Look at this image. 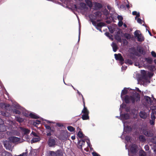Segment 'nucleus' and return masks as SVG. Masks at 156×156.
<instances>
[{"label":"nucleus","mask_w":156,"mask_h":156,"mask_svg":"<svg viewBox=\"0 0 156 156\" xmlns=\"http://www.w3.org/2000/svg\"><path fill=\"white\" fill-rule=\"evenodd\" d=\"M3 156H11V155L7 152H4L2 154Z\"/></svg>","instance_id":"nucleus-31"},{"label":"nucleus","mask_w":156,"mask_h":156,"mask_svg":"<svg viewBox=\"0 0 156 156\" xmlns=\"http://www.w3.org/2000/svg\"><path fill=\"white\" fill-rule=\"evenodd\" d=\"M154 62L156 63V59L154 60Z\"/></svg>","instance_id":"nucleus-64"},{"label":"nucleus","mask_w":156,"mask_h":156,"mask_svg":"<svg viewBox=\"0 0 156 156\" xmlns=\"http://www.w3.org/2000/svg\"><path fill=\"white\" fill-rule=\"evenodd\" d=\"M83 120H87L89 119L88 114H83L82 117Z\"/></svg>","instance_id":"nucleus-18"},{"label":"nucleus","mask_w":156,"mask_h":156,"mask_svg":"<svg viewBox=\"0 0 156 156\" xmlns=\"http://www.w3.org/2000/svg\"><path fill=\"white\" fill-rule=\"evenodd\" d=\"M31 134H32L34 136V137L38 136L36 133H35L34 132H32L31 133Z\"/></svg>","instance_id":"nucleus-45"},{"label":"nucleus","mask_w":156,"mask_h":156,"mask_svg":"<svg viewBox=\"0 0 156 156\" xmlns=\"http://www.w3.org/2000/svg\"><path fill=\"white\" fill-rule=\"evenodd\" d=\"M1 114L3 116H5L6 117L9 116L10 115L7 113L4 112H1Z\"/></svg>","instance_id":"nucleus-29"},{"label":"nucleus","mask_w":156,"mask_h":156,"mask_svg":"<svg viewBox=\"0 0 156 156\" xmlns=\"http://www.w3.org/2000/svg\"><path fill=\"white\" fill-rule=\"evenodd\" d=\"M56 152L57 156H62L63 152L61 150H58Z\"/></svg>","instance_id":"nucleus-16"},{"label":"nucleus","mask_w":156,"mask_h":156,"mask_svg":"<svg viewBox=\"0 0 156 156\" xmlns=\"http://www.w3.org/2000/svg\"><path fill=\"white\" fill-rule=\"evenodd\" d=\"M140 96L139 94L136 93L132 96H126L125 98V101L127 103H129L131 101L133 103L135 102L138 101L140 100Z\"/></svg>","instance_id":"nucleus-1"},{"label":"nucleus","mask_w":156,"mask_h":156,"mask_svg":"<svg viewBox=\"0 0 156 156\" xmlns=\"http://www.w3.org/2000/svg\"><path fill=\"white\" fill-rule=\"evenodd\" d=\"M92 154L93 156H100L98 154L94 152L92 153Z\"/></svg>","instance_id":"nucleus-44"},{"label":"nucleus","mask_w":156,"mask_h":156,"mask_svg":"<svg viewBox=\"0 0 156 156\" xmlns=\"http://www.w3.org/2000/svg\"><path fill=\"white\" fill-rule=\"evenodd\" d=\"M71 138L72 140H74L75 139V137L74 136H71Z\"/></svg>","instance_id":"nucleus-56"},{"label":"nucleus","mask_w":156,"mask_h":156,"mask_svg":"<svg viewBox=\"0 0 156 156\" xmlns=\"http://www.w3.org/2000/svg\"><path fill=\"white\" fill-rule=\"evenodd\" d=\"M115 39L118 41L119 42H121V38L120 36L118 35H116L115 37Z\"/></svg>","instance_id":"nucleus-28"},{"label":"nucleus","mask_w":156,"mask_h":156,"mask_svg":"<svg viewBox=\"0 0 156 156\" xmlns=\"http://www.w3.org/2000/svg\"><path fill=\"white\" fill-rule=\"evenodd\" d=\"M137 146L135 144H132L130 148V149L133 153H135L136 151Z\"/></svg>","instance_id":"nucleus-10"},{"label":"nucleus","mask_w":156,"mask_h":156,"mask_svg":"<svg viewBox=\"0 0 156 156\" xmlns=\"http://www.w3.org/2000/svg\"><path fill=\"white\" fill-rule=\"evenodd\" d=\"M154 120H150V123L151 125H154Z\"/></svg>","instance_id":"nucleus-52"},{"label":"nucleus","mask_w":156,"mask_h":156,"mask_svg":"<svg viewBox=\"0 0 156 156\" xmlns=\"http://www.w3.org/2000/svg\"><path fill=\"white\" fill-rule=\"evenodd\" d=\"M112 47L113 51L114 52H115L117 49V47L116 45L114 43H112Z\"/></svg>","instance_id":"nucleus-17"},{"label":"nucleus","mask_w":156,"mask_h":156,"mask_svg":"<svg viewBox=\"0 0 156 156\" xmlns=\"http://www.w3.org/2000/svg\"><path fill=\"white\" fill-rule=\"evenodd\" d=\"M141 74L142 76H144L146 75V72L144 70L141 71Z\"/></svg>","instance_id":"nucleus-37"},{"label":"nucleus","mask_w":156,"mask_h":156,"mask_svg":"<svg viewBox=\"0 0 156 156\" xmlns=\"http://www.w3.org/2000/svg\"><path fill=\"white\" fill-rule=\"evenodd\" d=\"M123 26L125 27H127V26L125 24H123Z\"/></svg>","instance_id":"nucleus-60"},{"label":"nucleus","mask_w":156,"mask_h":156,"mask_svg":"<svg viewBox=\"0 0 156 156\" xmlns=\"http://www.w3.org/2000/svg\"><path fill=\"white\" fill-rule=\"evenodd\" d=\"M134 65H135V66H139V68L140 67V66H139V64L138 63H135L134 64Z\"/></svg>","instance_id":"nucleus-57"},{"label":"nucleus","mask_w":156,"mask_h":156,"mask_svg":"<svg viewBox=\"0 0 156 156\" xmlns=\"http://www.w3.org/2000/svg\"><path fill=\"white\" fill-rule=\"evenodd\" d=\"M10 141L14 143L18 142L20 140V138L15 136H12L9 138Z\"/></svg>","instance_id":"nucleus-6"},{"label":"nucleus","mask_w":156,"mask_h":156,"mask_svg":"<svg viewBox=\"0 0 156 156\" xmlns=\"http://www.w3.org/2000/svg\"><path fill=\"white\" fill-rule=\"evenodd\" d=\"M80 33H79V35L78 41H79V40H80Z\"/></svg>","instance_id":"nucleus-59"},{"label":"nucleus","mask_w":156,"mask_h":156,"mask_svg":"<svg viewBox=\"0 0 156 156\" xmlns=\"http://www.w3.org/2000/svg\"><path fill=\"white\" fill-rule=\"evenodd\" d=\"M144 133L145 135L147 136H152V134H150L149 132H148L147 131H145Z\"/></svg>","instance_id":"nucleus-30"},{"label":"nucleus","mask_w":156,"mask_h":156,"mask_svg":"<svg viewBox=\"0 0 156 156\" xmlns=\"http://www.w3.org/2000/svg\"><path fill=\"white\" fill-rule=\"evenodd\" d=\"M67 128L68 129L70 132H73L75 130V128L72 126H69Z\"/></svg>","instance_id":"nucleus-21"},{"label":"nucleus","mask_w":156,"mask_h":156,"mask_svg":"<svg viewBox=\"0 0 156 156\" xmlns=\"http://www.w3.org/2000/svg\"><path fill=\"white\" fill-rule=\"evenodd\" d=\"M17 121L20 122H21L23 121V119L19 117H17L16 118Z\"/></svg>","instance_id":"nucleus-26"},{"label":"nucleus","mask_w":156,"mask_h":156,"mask_svg":"<svg viewBox=\"0 0 156 156\" xmlns=\"http://www.w3.org/2000/svg\"><path fill=\"white\" fill-rule=\"evenodd\" d=\"M132 14L133 15H136V17H135V19H136V18L137 17H138L140 16V13L139 12H137L136 11H133L132 12Z\"/></svg>","instance_id":"nucleus-19"},{"label":"nucleus","mask_w":156,"mask_h":156,"mask_svg":"<svg viewBox=\"0 0 156 156\" xmlns=\"http://www.w3.org/2000/svg\"><path fill=\"white\" fill-rule=\"evenodd\" d=\"M80 6H83V8H85V6H86V5L84 3H81L80 4Z\"/></svg>","instance_id":"nucleus-53"},{"label":"nucleus","mask_w":156,"mask_h":156,"mask_svg":"<svg viewBox=\"0 0 156 156\" xmlns=\"http://www.w3.org/2000/svg\"><path fill=\"white\" fill-rule=\"evenodd\" d=\"M135 37L138 39L139 41H142L144 40V37L141 36L139 31L136 30L134 32Z\"/></svg>","instance_id":"nucleus-2"},{"label":"nucleus","mask_w":156,"mask_h":156,"mask_svg":"<svg viewBox=\"0 0 156 156\" xmlns=\"http://www.w3.org/2000/svg\"><path fill=\"white\" fill-rule=\"evenodd\" d=\"M50 156H57L56 154V152L53 151H49Z\"/></svg>","instance_id":"nucleus-20"},{"label":"nucleus","mask_w":156,"mask_h":156,"mask_svg":"<svg viewBox=\"0 0 156 156\" xmlns=\"http://www.w3.org/2000/svg\"><path fill=\"white\" fill-rule=\"evenodd\" d=\"M118 18L119 21H122L123 20V18L122 16H118Z\"/></svg>","instance_id":"nucleus-40"},{"label":"nucleus","mask_w":156,"mask_h":156,"mask_svg":"<svg viewBox=\"0 0 156 156\" xmlns=\"http://www.w3.org/2000/svg\"><path fill=\"white\" fill-rule=\"evenodd\" d=\"M148 31V32L149 33V34H150V35H151V36L152 35H151V33L149 31Z\"/></svg>","instance_id":"nucleus-61"},{"label":"nucleus","mask_w":156,"mask_h":156,"mask_svg":"<svg viewBox=\"0 0 156 156\" xmlns=\"http://www.w3.org/2000/svg\"><path fill=\"white\" fill-rule=\"evenodd\" d=\"M126 7H127V8H129V5H126Z\"/></svg>","instance_id":"nucleus-62"},{"label":"nucleus","mask_w":156,"mask_h":156,"mask_svg":"<svg viewBox=\"0 0 156 156\" xmlns=\"http://www.w3.org/2000/svg\"><path fill=\"white\" fill-rule=\"evenodd\" d=\"M97 6L99 8H101V5L99 3H98L97 4Z\"/></svg>","instance_id":"nucleus-54"},{"label":"nucleus","mask_w":156,"mask_h":156,"mask_svg":"<svg viewBox=\"0 0 156 156\" xmlns=\"http://www.w3.org/2000/svg\"><path fill=\"white\" fill-rule=\"evenodd\" d=\"M46 128L50 130L51 129V127L49 126L45 125Z\"/></svg>","instance_id":"nucleus-50"},{"label":"nucleus","mask_w":156,"mask_h":156,"mask_svg":"<svg viewBox=\"0 0 156 156\" xmlns=\"http://www.w3.org/2000/svg\"><path fill=\"white\" fill-rule=\"evenodd\" d=\"M123 22L122 21H120L118 23V25L119 27H121L123 24Z\"/></svg>","instance_id":"nucleus-42"},{"label":"nucleus","mask_w":156,"mask_h":156,"mask_svg":"<svg viewBox=\"0 0 156 156\" xmlns=\"http://www.w3.org/2000/svg\"><path fill=\"white\" fill-rule=\"evenodd\" d=\"M152 112L154 114H156V107H152Z\"/></svg>","instance_id":"nucleus-27"},{"label":"nucleus","mask_w":156,"mask_h":156,"mask_svg":"<svg viewBox=\"0 0 156 156\" xmlns=\"http://www.w3.org/2000/svg\"><path fill=\"white\" fill-rule=\"evenodd\" d=\"M20 129L23 133L25 134H28L30 132V131L28 129L23 128H21Z\"/></svg>","instance_id":"nucleus-13"},{"label":"nucleus","mask_w":156,"mask_h":156,"mask_svg":"<svg viewBox=\"0 0 156 156\" xmlns=\"http://www.w3.org/2000/svg\"><path fill=\"white\" fill-rule=\"evenodd\" d=\"M85 144V141L83 140H80L78 143V148L81 149V151H82V147Z\"/></svg>","instance_id":"nucleus-8"},{"label":"nucleus","mask_w":156,"mask_h":156,"mask_svg":"<svg viewBox=\"0 0 156 156\" xmlns=\"http://www.w3.org/2000/svg\"><path fill=\"white\" fill-rule=\"evenodd\" d=\"M13 112L16 114H20V112L18 110H14L13 111Z\"/></svg>","instance_id":"nucleus-36"},{"label":"nucleus","mask_w":156,"mask_h":156,"mask_svg":"<svg viewBox=\"0 0 156 156\" xmlns=\"http://www.w3.org/2000/svg\"><path fill=\"white\" fill-rule=\"evenodd\" d=\"M139 115L141 118L145 119L149 116V113L147 112H145L144 111H143L140 112Z\"/></svg>","instance_id":"nucleus-3"},{"label":"nucleus","mask_w":156,"mask_h":156,"mask_svg":"<svg viewBox=\"0 0 156 156\" xmlns=\"http://www.w3.org/2000/svg\"><path fill=\"white\" fill-rule=\"evenodd\" d=\"M125 139L127 141H129L130 140V137L129 136H126V137H125Z\"/></svg>","instance_id":"nucleus-46"},{"label":"nucleus","mask_w":156,"mask_h":156,"mask_svg":"<svg viewBox=\"0 0 156 156\" xmlns=\"http://www.w3.org/2000/svg\"><path fill=\"white\" fill-rule=\"evenodd\" d=\"M25 115V116H27V117H28V115L27 114Z\"/></svg>","instance_id":"nucleus-63"},{"label":"nucleus","mask_w":156,"mask_h":156,"mask_svg":"<svg viewBox=\"0 0 156 156\" xmlns=\"http://www.w3.org/2000/svg\"><path fill=\"white\" fill-rule=\"evenodd\" d=\"M30 116L33 118H34V119H37L38 118V116L37 115H35L32 113H30Z\"/></svg>","instance_id":"nucleus-25"},{"label":"nucleus","mask_w":156,"mask_h":156,"mask_svg":"<svg viewBox=\"0 0 156 156\" xmlns=\"http://www.w3.org/2000/svg\"><path fill=\"white\" fill-rule=\"evenodd\" d=\"M86 2L90 7H91L92 6V4L90 1L89 0H86Z\"/></svg>","instance_id":"nucleus-23"},{"label":"nucleus","mask_w":156,"mask_h":156,"mask_svg":"<svg viewBox=\"0 0 156 156\" xmlns=\"http://www.w3.org/2000/svg\"><path fill=\"white\" fill-rule=\"evenodd\" d=\"M140 156H145V152L144 151H142L141 152Z\"/></svg>","instance_id":"nucleus-41"},{"label":"nucleus","mask_w":156,"mask_h":156,"mask_svg":"<svg viewBox=\"0 0 156 156\" xmlns=\"http://www.w3.org/2000/svg\"><path fill=\"white\" fill-rule=\"evenodd\" d=\"M114 55L116 59L119 60L121 62V64H122L124 60L121 55L120 54H115Z\"/></svg>","instance_id":"nucleus-4"},{"label":"nucleus","mask_w":156,"mask_h":156,"mask_svg":"<svg viewBox=\"0 0 156 156\" xmlns=\"http://www.w3.org/2000/svg\"><path fill=\"white\" fill-rule=\"evenodd\" d=\"M138 23H139L141 24L142 20L140 18H138L137 19H136Z\"/></svg>","instance_id":"nucleus-38"},{"label":"nucleus","mask_w":156,"mask_h":156,"mask_svg":"<svg viewBox=\"0 0 156 156\" xmlns=\"http://www.w3.org/2000/svg\"><path fill=\"white\" fill-rule=\"evenodd\" d=\"M151 118L152 120H154L155 119V117L154 115L152 114L151 115Z\"/></svg>","instance_id":"nucleus-47"},{"label":"nucleus","mask_w":156,"mask_h":156,"mask_svg":"<svg viewBox=\"0 0 156 156\" xmlns=\"http://www.w3.org/2000/svg\"><path fill=\"white\" fill-rule=\"evenodd\" d=\"M127 62L130 64H132V61L130 60H128L127 61Z\"/></svg>","instance_id":"nucleus-49"},{"label":"nucleus","mask_w":156,"mask_h":156,"mask_svg":"<svg viewBox=\"0 0 156 156\" xmlns=\"http://www.w3.org/2000/svg\"><path fill=\"white\" fill-rule=\"evenodd\" d=\"M139 139L140 140L143 141L145 140V138L144 136L142 135H141L140 136Z\"/></svg>","instance_id":"nucleus-34"},{"label":"nucleus","mask_w":156,"mask_h":156,"mask_svg":"<svg viewBox=\"0 0 156 156\" xmlns=\"http://www.w3.org/2000/svg\"><path fill=\"white\" fill-rule=\"evenodd\" d=\"M47 136H50L51 135V133L49 132L48 133H47Z\"/></svg>","instance_id":"nucleus-58"},{"label":"nucleus","mask_w":156,"mask_h":156,"mask_svg":"<svg viewBox=\"0 0 156 156\" xmlns=\"http://www.w3.org/2000/svg\"><path fill=\"white\" fill-rule=\"evenodd\" d=\"M28 153V151H27V150H26V152L25 153H23L21 154H20L19 155H15V156H27Z\"/></svg>","instance_id":"nucleus-22"},{"label":"nucleus","mask_w":156,"mask_h":156,"mask_svg":"<svg viewBox=\"0 0 156 156\" xmlns=\"http://www.w3.org/2000/svg\"><path fill=\"white\" fill-rule=\"evenodd\" d=\"M152 55L154 57H156V53L154 51H152L151 52Z\"/></svg>","instance_id":"nucleus-43"},{"label":"nucleus","mask_w":156,"mask_h":156,"mask_svg":"<svg viewBox=\"0 0 156 156\" xmlns=\"http://www.w3.org/2000/svg\"><path fill=\"white\" fill-rule=\"evenodd\" d=\"M124 36L127 39H129L131 37L130 35L128 34H124Z\"/></svg>","instance_id":"nucleus-32"},{"label":"nucleus","mask_w":156,"mask_h":156,"mask_svg":"<svg viewBox=\"0 0 156 156\" xmlns=\"http://www.w3.org/2000/svg\"><path fill=\"white\" fill-rule=\"evenodd\" d=\"M107 7L108 9L110 10H112V8L110 6L108 5Z\"/></svg>","instance_id":"nucleus-51"},{"label":"nucleus","mask_w":156,"mask_h":156,"mask_svg":"<svg viewBox=\"0 0 156 156\" xmlns=\"http://www.w3.org/2000/svg\"><path fill=\"white\" fill-rule=\"evenodd\" d=\"M55 141L53 139L50 138L48 141V144L50 147H53L55 144Z\"/></svg>","instance_id":"nucleus-7"},{"label":"nucleus","mask_w":156,"mask_h":156,"mask_svg":"<svg viewBox=\"0 0 156 156\" xmlns=\"http://www.w3.org/2000/svg\"><path fill=\"white\" fill-rule=\"evenodd\" d=\"M83 101L84 108L83 110L82 111V112L84 114H88L89 111L87 109V108L85 106V104L84 101V98L83 97Z\"/></svg>","instance_id":"nucleus-9"},{"label":"nucleus","mask_w":156,"mask_h":156,"mask_svg":"<svg viewBox=\"0 0 156 156\" xmlns=\"http://www.w3.org/2000/svg\"><path fill=\"white\" fill-rule=\"evenodd\" d=\"M105 35L109 37V38L111 39L112 40H113V38L111 37V35L108 33H105Z\"/></svg>","instance_id":"nucleus-35"},{"label":"nucleus","mask_w":156,"mask_h":156,"mask_svg":"<svg viewBox=\"0 0 156 156\" xmlns=\"http://www.w3.org/2000/svg\"><path fill=\"white\" fill-rule=\"evenodd\" d=\"M144 148L146 151H148L149 149V147L148 145H145L144 147Z\"/></svg>","instance_id":"nucleus-48"},{"label":"nucleus","mask_w":156,"mask_h":156,"mask_svg":"<svg viewBox=\"0 0 156 156\" xmlns=\"http://www.w3.org/2000/svg\"><path fill=\"white\" fill-rule=\"evenodd\" d=\"M11 142L10 141H6L4 142V146L7 149H9L11 147Z\"/></svg>","instance_id":"nucleus-5"},{"label":"nucleus","mask_w":156,"mask_h":156,"mask_svg":"<svg viewBox=\"0 0 156 156\" xmlns=\"http://www.w3.org/2000/svg\"><path fill=\"white\" fill-rule=\"evenodd\" d=\"M129 115L128 114H124L121 115V119H127L129 118Z\"/></svg>","instance_id":"nucleus-15"},{"label":"nucleus","mask_w":156,"mask_h":156,"mask_svg":"<svg viewBox=\"0 0 156 156\" xmlns=\"http://www.w3.org/2000/svg\"><path fill=\"white\" fill-rule=\"evenodd\" d=\"M145 99L149 103L150 102V103H151V98L150 97L148 96H145L144 97Z\"/></svg>","instance_id":"nucleus-24"},{"label":"nucleus","mask_w":156,"mask_h":156,"mask_svg":"<svg viewBox=\"0 0 156 156\" xmlns=\"http://www.w3.org/2000/svg\"><path fill=\"white\" fill-rule=\"evenodd\" d=\"M127 93V91L126 90H124L122 91L121 97L122 98V95H124L126 94Z\"/></svg>","instance_id":"nucleus-33"},{"label":"nucleus","mask_w":156,"mask_h":156,"mask_svg":"<svg viewBox=\"0 0 156 156\" xmlns=\"http://www.w3.org/2000/svg\"><path fill=\"white\" fill-rule=\"evenodd\" d=\"M9 105L8 104H5L3 103H1L0 104V107L2 108L7 109V108L9 107Z\"/></svg>","instance_id":"nucleus-12"},{"label":"nucleus","mask_w":156,"mask_h":156,"mask_svg":"<svg viewBox=\"0 0 156 156\" xmlns=\"http://www.w3.org/2000/svg\"><path fill=\"white\" fill-rule=\"evenodd\" d=\"M103 26V23H98L97 24V27H101Z\"/></svg>","instance_id":"nucleus-39"},{"label":"nucleus","mask_w":156,"mask_h":156,"mask_svg":"<svg viewBox=\"0 0 156 156\" xmlns=\"http://www.w3.org/2000/svg\"><path fill=\"white\" fill-rule=\"evenodd\" d=\"M77 131H78V133L77 134L78 136L80 138H82L83 137V135L82 133L80 131V129L78 127L77 128Z\"/></svg>","instance_id":"nucleus-14"},{"label":"nucleus","mask_w":156,"mask_h":156,"mask_svg":"<svg viewBox=\"0 0 156 156\" xmlns=\"http://www.w3.org/2000/svg\"><path fill=\"white\" fill-rule=\"evenodd\" d=\"M40 140V137L39 136L34 137L31 140V143H35L39 141Z\"/></svg>","instance_id":"nucleus-11"},{"label":"nucleus","mask_w":156,"mask_h":156,"mask_svg":"<svg viewBox=\"0 0 156 156\" xmlns=\"http://www.w3.org/2000/svg\"><path fill=\"white\" fill-rule=\"evenodd\" d=\"M86 142H87V144L88 146H90V143L89 142V140H88Z\"/></svg>","instance_id":"nucleus-55"}]
</instances>
